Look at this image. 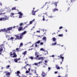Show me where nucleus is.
<instances>
[{
    "instance_id": "4c0bfd02",
    "label": "nucleus",
    "mask_w": 77,
    "mask_h": 77,
    "mask_svg": "<svg viewBox=\"0 0 77 77\" xmlns=\"http://www.w3.org/2000/svg\"><path fill=\"white\" fill-rule=\"evenodd\" d=\"M62 28H63V27H62V26H60L59 28V29H62Z\"/></svg>"
},
{
    "instance_id": "39448f33",
    "label": "nucleus",
    "mask_w": 77,
    "mask_h": 77,
    "mask_svg": "<svg viewBox=\"0 0 77 77\" xmlns=\"http://www.w3.org/2000/svg\"><path fill=\"white\" fill-rule=\"evenodd\" d=\"M3 48H4V45L3 44H2L0 46V54L2 53V51H3Z\"/></svg>"
},
{
    "instance_id": "a19ab883",
    "label": "nucleus",
    "mask_w": 77,
    "mask_h": 77,
    "mask_svg": "<svg viewBox=\"0 0 77 77\" xmlns=\"http://www.w3.org/2000/svg\"><path fill=\"white\" fill-rule=\"evenodd\" d=\"M29 58H30V59H32H32H33V57H29Z\"/></svg>"
},
{
    "instance_id": "3c124183",
    "label": "nucleus",
    "mask_w": 77,
    "mask_h": 77,
    "mask_svg": "<svg viewBox=\"0 0 77 77\" xmlns=\"http://www.w3.org/2000/svg\"><path fill=\"white\" fill-rule=\"evenodd\" d=\"M45 15H47V16H48V15H47V13H45Z\"/></svg>"
},
{
    "instance_id": "5fc2aeb1",
    "label": "nucleus",
    "mask_w": 77,
    "mask_h": 77,
    "mask_svg": "<svg viewBox=\"0 0 77 77\" xmlns=\"http://www.w3.org/2000/svg\"><path fill=\"white\" fill-rule=\"evenodd\" d=\"M32 15H35V13H33Z\"/></svg>"
},
{
    "instance_id": "72a5a7b5",
    "label": "nucleus",
    "mask_w": 77,
    "mask_h": 77,
    "mask_svg": "<svg viewBox=\"0 0 77 77\" xmlns=\"http://www.w3.org/2000/svg\"><path fill=\"white\" fill-rule=\"evenodd\" d=\"M43 17L42 19L43 21H45V17H44V16H43Z\"/></svg>"
},
{
    "instance_id": "bb28decb",
    "label": "nucleus",
    "mask_w": 77,
    "mask_h": 77,
    "mask_svg": "<svg viewBox=\"0 0 77 77\" xmlns=\"http://www.w3.org/2000/svg\"><path fill=\"white\" fill-rule=\"evenodd\" d=\"M58 3V2H56L55 3H53V4H55L54 5L55 6H57V4Z\"/></svg>"
},
{
    "instance_id": "0e129e2a",
    "label": "nucleus",
    "mask_w": 77,
    "mask_h": 77,
    "mask_svg": "<svg viewBox=\"0 0 77 77\" xmlns=\"http://www.w3.org/2000/svg\"><path fill=\"white\" fill-rule=\"evenodd\" d=\"M0 5H1V6H2V4L1 3H0Z\"/></svg>"
},
{
    "instance_id": "20e7f679",
    "label": "nucleus",
    "mask_w": 77,
    "mask_h": 77,
    "mask_svg": "<svg viewBox=\"0 0 77 77\" xmlns=\"http://www.w3.org/2000/svg\"><path fill=\"white\" fill-rule=\"evenodd\" d=\"M23 25V23H21L19 25L17 26V28L18 29L19 31H21L22 30V27L21 26Z\"/></svg>"
},
{
    "instance_id": "49530a36",
    "label": "nucleus",
    "mask_w": 77,
    "mask_h": 77,
    "mask_svg": "<svg viewBox=\"0 0 77 77\" xmlns=\"http://www.w3.org/2000/svg\"><path fill=\"white\" fill-rule=\"evenodd\" d=\"M38 17H41V14H38Z\"/></svg>"
},
{
    "instance_id": "9d476101",
    "label": "nucleus",
    "mask_w": 77,
    "mask_h": 77,
    "mask_svg": "<svg viewBox=\"0 0 77 77\" xmlns=\"http://www.w3.org/2000/svg\"><path fill=\"white\" fill-rule=\"evenodd\" d=\"M41 74L42 77H44L45 75H46V74L44 71L42 72V73Z\"/></svg>"
},
{
    "instance_id": "dca6fc26",
    "label": "nucleus",
    "mask_w": 77,
    "mask_h": 77,
    "mask_svg": "<svg viewBox=\"0 0 77 77\" xmlns=\"http://www.w3.org/2000/svg\"><path fill=\"white\" fill-rule=\"evenodd\" d=\"M14 15H15V14L14 13H11V14H10V16L11 17H13V16Z\"/></svg>"
},
{
    "instance_id": "ddd939ff",
    "label": "nucleus",
    "mask_w": 77,
    "mask_h": 77,
    "mask_svg": "<svg viewBox=\"0 0 77 77\" xmlns=\"http://www.w3.org/2000/svg\"><path fill=\"white\" fill-rule=\"evenodd\" d=\"M42 40L45 42L47 41V38L45 37H44L42 38Z\"/></svg>"
},
{
    "instance_id": "a211bd4d",
    "label": "nucleus",
    "mask_w": 77,
    "mask_h": 77,
    "mask_svg": "<svg viewBox=\"0 0 77 77\" xmlns=\"http://www.w3.org/2000/svg\"><path fill=\"white\" fill-rule=\"evenodd\" d=\"M38 10L37 11H34L33 10H32V14H33V13H34V14H35V13H36V12H37V11H38Z\"/></svg>"
},
{
    "instance_id": "6e6552de",
    "label": "nucleus",
    "mask_w": 77,
    "mask_h": 77,
    "mask_svg": "<svg viewBox=\"0 0 77 77\" xmlns=\"http://www.w3.org/2000/svg\"><path fill=\"white\" fill-rule=\"evenodd\" d=\"M18 14L20 15L19 18H22V16H23V13H21V12H19Z\"/></svg>"
},
{
    "instance_id": "e2e57ef3",
    "label": "nucleus",
    "mask_w": 77,
    "mask_h": 77,
    "mask_svg": "<svg viewBox=\"0 0 77 77\" xmlns=\"http://www.w3.org/2000/svg\"><path fill=\"white\" fill-rule=\"evenodd\" d=\"M22 77H26V76H25V75H24Z\"/></svg>"
},
{
    "instance_id": "f257e3e1",
    "label": "nucleus",
    "mask_w": 77,
    "mask_h": 77,
    "mask_svg": "<svg viewBox=\"0 0 77 77\" xmlns=\"http://www.w3.org/2000/svg\"><path fill=\"white\" fill-rule=\"evenodd\" d=\"M26 33H27V32L24 31L22 33L20 34H20L16 35V37L17 39H22V38L23 37V35H24Z\"/></svg>"
},
{
    "instance_id": "13d9d810",
    "label": "nucleus",
    "mask_w": 77,
    "mask_h": 77,
    "mask_svg": "<svg viewBox=\"0 0 77 77\" xmlns=\"http://www.w3.org/2000/svg\"><path fill=\"white\" fill-rule=\"evenodd\" d=\"M37 46H38V45H36V44L35 45V47H37Z\"/></svg>"
},
{
    "instance_id": "473e14b6",
    "label": "nucleus",
    "mask_w": 77,
    "mask_h": 77,
    "mask_svg": "<svg viewBox=\"0 0 77 77\" xmlns=\"http://www.w3.org/2000/svg\"><path fill=\"white\" fill-rule=\"evenodd\" d=\"M57 44L56 42H55V43H53L52 45L53 46V45H56Z\"/></svg>"
},
{
    "instance_id": "774afa93",
    "label": "nucleus",
    "mask_w": 77,
    "mask_h": 77,
    "mask_svg": "<svg viewBox=\"0 0 77 77\" xmlns=\"http://www.w3.org/2000/svg\"><path fill=\"white\" fill-rule=\"evenodd\" d=\"M63 46H64V45H61V47H63Z\"/></svg>"
},
{
    "instance_id": "1a4fd4ad",
    "label": "nucleus",
    "mask_w": 77,
    "mask_h": 77,
    "mask_svg": "<svg viewBox=\"0 0 77 77\" xmlns=\"http://www.w3.org/2000/svg\"><path fill=\"white\" fill-rule=\"evenodd\" d=\"M63 55V54H62L61 55H60V59H62V62L60 64H62V62L63 61V59H64V57H62V56Z\"/></svg>"
},
{
    "instance_id": "7ed1b4c3",
    "label": "nucleus",
    "mask_w": 77,
    "mask_h": 77,
    "mask_svg": "<svg viewBox=\"0 0 77 77\" xmlns=\"http://www.w3.org/2000/svg\"><path fill=\"white\" fill-rule=\"evenodd\" d=\"M10 54L11 57H17V55H16V54L15 52H11Z\"/></svg>"
},
{
    "instance_id": "393cba45",
    "label": "nucleus",
    "mask_w": 77,
    "mask_h": 77,
    "mask_svg": "<svg viewBox=\"0 0 77 77\" xmlns=\"http://www.w3.org/2000/svg\"><path fill=\"white\" fill-rule=\"evenodd\" d=\"M38 65V63H35L34 64H32V65Z\"/></svg>"
},
{
    "instance_id": "e433bc0d",
    "label": "nucleus",
    "mask_w": 77,
    "mask_h": 77,
    "mask_svg": "<svg viewBox=\"0 0 77 77\" xmlns=\"http://www.w3.org/2000/svg\"><path fill=\"white\" fill-rule=\"evenodd\" d=\"M40 45H43V42H41L40 43Z\"/></svg>"
},
{
    "instance_id": "f704fd0d",
    "label": "nucleus",
    "mask_w": 77,
    "mask_h": 77,
    "mask_svg": "<svg viewBox=\"0 0 77 77\" xmlns=\"http://www.w3.org/2000/svg\"><path fill=\"white\" fill-rule=\"evenodd\" d=\"M42 31H43V32H46V30L42 29Z\"/></svg>"
},
{
    "instance_id": "ea45409f",
    "label": "nucleus",
    "mask_w": 77,
    "mask_h": 77,
    "mask_svg": "<svg viewBox=\"0 0 77 77\" xmlns=\"http://www.w3.org/2000/svg\"><path fill=\"white\" fill-rule=\"evenodd\" d=\"M55 56L54 55H52L51 56H50V57H54Z\"/></svg>"
},
{
    "instance_id": "09e8293b",
    "label": "nucleus",
    "mask_w": 77,
    "mask_h": 77,
    "mask_svg": "<svg viewBox=\"0 0 77 77\" xmlns=\"http://www.w3.org/2000/svg\"><path fill=\"white\" fill-rule=\"evenodd\" d=\"M29 71H26V73H29Z\"/></svg>"
},
{
    "instance_id": "c9c22d12",
    "label": "nucleus",
    "mask_w": 77,
    "mask_h": 77,
    "mask_svg": "<svg viewBox=\"0 0 77 77\" xmlns=\"http://www.w3.org/2000/svg\"><path fill=\"white\" fill-rule=\"evenodd\" d=\"M42 63V61H41L39 62H38V63H38V64H40V63Z\"/></svg>"
},
{
    "instance_id": "aec40b11",
    "label": "nucleus",
    "mask_w": 77,
    "mask_h": 77,
    "mask_svg": "<svg viewBox=\"0 0 77 77\" xmlns=\"http://www.w3.org/2000/svg\"><path fill=\"white\" fill-rule=\"evenodd\" d=\"M6 75H8V76L7 75V76L8 77H9V75H10V73H9V72L7 73V74H6Z\"/></svg>"
},
{
    "instance_id": "37998d69",
    "label": "nucleus",
    "mask_w": 77,
    "mask_h": 77,
    "mask_svg": "<svg viewBox=\"0 0 77 77\" xmlns=\"http://www.w3.org/2000/svg\"><path fill=\"white\" fill-rule=\"evenodd\" d=\"M45 63H47V62H48V61L47 60H45Z\"/></svg>"
},
{
    "instance_id": "f8f14e48",
    "label": "nucleus",
    "mask_w": 77,
    "mask_h": 77,
    "mask_svg": "<svg viewBox=\"0 0 77 77\" xmlns=\"http://www.w3.org/2000/svg\"><path fill=\"white\" fill-rule=\"evenodd\" d=\"M40 50L41 51H45V52H47V54H48V51H45L44 49V48H41L40 49Z\"/></svg>"
},
{
    "instance_id": "c85d7f7f",
    "label": "nucleus",
    "mask_w": 77,
    "mask_h": 77,
    "mask_svg": "<svg viewBox=\"0 0 77 77\" xmlns=\"http://www.w3.org/2000/svg\"><path fill=\"white\" fill-rule=\"evenodd\" d=\"M6 38H8V39H9V38H9V36L8 35H6Z\"/></svg>"
},
{
    "instance_id": "4be33fe9",
    "label": "nucleus",
    "mask_w": 77,
    "mask_h": 77,
    "mask_svg": "<svg viewBox=\"0 0 77 77\" xmlns=\"http://www.w3.org/2000/svg\"><path fill=\"white\" fill-rule=\"evenodd\" d=\"M20 72L19 71H17V76H19V74H20Z\"/></svg>"
},
{
    "instance_id": "2f4dec72",
    "label": "nucleus",
    "mask_w": 77,
    "mask_h": 77,
    "mask_svg": "<svg viewBox=\"0 0 77 77\" xmlns=\"http://www.w3.org/2000/svg\"><path fill=\"white\" fill-rule=\"evenodd\" d=\"M41 41L39 40L36 43V44H39V43Z\"/></svg>"
},
{
    "instance_id": "6ab92c4d",
    "label": "nucleus",
    "mask_w": 77,
    "mask_h": 77,
    "mask_svg": "<svg viewBox=\"0 0 77 77\" xmlns=\"http://www.w3.org/2000/svg\"><path fill=\"white\" fill-rule=\"evenodd\" d=\"M53 12H55V11H58V9L57 8H55V9H53Z\"/></svg>"
},
{
    "instance_id": "680f3d73",
    "label": "nucleus",
    "mask_w": 77,
    "mask_h": 77,
    "mask_svg": "<svg viewBox=\"0 0 77 77\" xmlns=\"http://www.w3.org/2000/svg\"><path fill=\"white\" fill-rule=\"evenodd\" d=\"M18 48H17L16 49V50H18Z\"/></svg>"
},
{
    "instance_id": "412c9836",
    "label": "nucleus",
    "mask_w": 77,
    "mask_h": 77,
    "mask_svg": "<svg viewBox=\"0 0 77 77\" xmlns=\"http://www.w3.org/2000/svg\"><path fill=\"white\" fill-rule=\"evenodd\" d=\"M26 54L27 51H25L23 53V55H26Z\"/></svg>"
},
{
    "instance_id": "864d4df0",
    "label": "nucleus",
    "mask_w": 77,
    "mask_h": 77,
    "mask_svg": "<svg viewBox=\"0 0 77 77\" xmlns=\"http://www.w3.org/2000/svg\"><path fill=\"white\" fill-rule=\"evenodd\" d=\"M50 69H51V68L49 67L48 68V69H49V70H50Z\"/></svg>"
},
{
    "instance_id": "052dcab7",
    "label": "nucleus",
    "mask_w": 77,
    "mask_h": 77,
    "mask_svg": "<svg viewBox=\"0 0 77 77\" xmlns=\"http://www.w3.org/2000/svg\"><path fill=\"white\" fill-rule=\"evenodd\" d=\"M36 71L35 70V72H34V74H36Z\"/></svg>"
},
{
    "instance_id": "2eb2a0df",
    "label": "nucleus",
    "mask_w": 77,
    "mask_h": 77,
    "mask_svg": "<svg viewBox=\"0 0 77 77\" xmlns=\"http://www.w3.org/2000/svg\"><path fill=\"white\" fill-rule=\"evenodd\" d=\"M36 60H43V57H39L38 59L36 58Z\"/></svg>"
},
{
    "instance_id": "c03bdc74",
    "label": "nucleus",
    "mask_w": 77,
    "mask_h": 77,
    "mask_svg": "<svg viewBox=\"0 0 77 77\" xmlns=\"http://www.w3.org/2000/svg\"><path fill=\"white\" fill-rule=\"evenodd\" d=\"M2 10H0V15H1L2 14Z\"/></svg>"
},
{
    "instance_id": "5701e85b",
    "label": "nucleus",
    "mask_w": 77,
    "mask_h": 77,
    "mask_svg": "<svg viewBox=\"0 0 77 77\" xmlns=\"http://www.w3.org/2000/svg\"><path fill=\"white\" fill-rule=\"evenodd\" d=\"M23 44L22 43H21L20 44V45L19 46V47H22V46H23Z\"/></svg>"
},
{
    "instance_id": "79ce46f5",
    "label": "nucleus",
    "mask_w": 77,
    "mask_h": 77,
    "mask_svg": "<svg viewBox=\"0 0 77 77\" xmlns=\"http://www.w3.org/2000/svg\"><path fill=\"white\" fill-rule=\"evenodd\" d=\"M27 65H29V66H30L31 65L30 64H27L26 66H27Z\"/></svg>"
},
{
    "instance_id": "423d86ee",
    "label": "nucleus",
    "mask_w": 77,
    "mask_h": 77,
    "mask_svg": "<svg viewBox=\"0 0 77 77\" xmlns=\"http://www.w3.org/2000/svg\"><path fill=\"white\" fill-rule=\"evenodd\" d=\"M6 20H8V18L7 17L0 18V21H5Z\"/></svg>"
},
{
    "instance_id": "58836bf2",
    "label": "nucleus",
    "mask_w": 77,
    "mask_h": 77,
    "mask_svg": "<svg viewBox=\"0 0 77 77\" xmlns=\"http://www.w3.org/2000/svg\"><path fill=\"white\" fill-rule=\"evenodd\" d=\"M29 75H32V73H29Z\"/></svg>"
},
{
    "instance_id": "4468645a",
    "label": "nucleus",
    "mask_w": 77,
    "mask_h": 77,
    "mask_svg": "<svg viewBox=\"0 0 77 77\" xmlns=\"http://www.w3.org/2000/svg\"><path fill=\"white\" fill-rule=\"evenodd\" d=\"M14 37H11V38H9L8 39V41L9 40H11L12 41H14Z\"/></svg>"
},
{
    "instance_id": "7c9ffc66",
    "label": "nucleus",
    "mask_w": 77,
    "mask_h": 77,
    "mask_svg": "<svg viewBox=\"0 0 77 77\" xmlns=\"http://www.w3.org/2000/svg\"><path fill=\"white\" fill-rule=\"evenodd\" d=\"M16 8H15V7H13V8H12V10H15Z\"/></svg>"
},
{
    "instance_id": "8fccbe9b",
    "label": "nucleus",
    "mask_w": 77,
    "mask_h": 77,
    "mask_svg": "<svg viewBox=\"0 0 77 77\" xmlns=\"http://www.w3.org/2000/svg\"><path fill=\"white\" fill-rule=\"evenodd\" d=\"M36 32L37 33H39V32H40V31H37Z\"/></svg>"
},
{
    "instance_id": "338daca9",
    "label": "nucleus",
    "mask_w": 77,
    "mask_h": 77,
    "mask_svg": "<svg viewBox=\"0 0 77 77\" xmlns=\"http://www.w3.org/2000/svg\"><path fill=\"white\" fill-rule=\"evenodd\" d=\"M29 71V72L30 71V68H29L28 69Z\"/></svg>"
},
{
    "instance_id": "c756f323",
    "label": "nucleus",
    "mask_w": 77,
    "mask_h": 77,
    "mask_svg": "<svg viewBox=\"0 0 77 77\" xmlns=\"http://www.w3.org/2000/svg\"><path fill=\"white\" fill-rule=\"evenodd\" d=\"M52 39H53V41H56V38H53Z\"/></svg>"
},
{
    "instance_id": "cd10ccee",
    "label": "nucleus",
    "mask_w": 77,
    "mask_h": 77,
    "mask_svg": "<svg viewBox=\"0 0 77 77\" xmlns=\"http://www.w3.org/2000/svg\"><path fill=\"white\" fill-rule=\"evenodd\" d=\"M58 36H60V37H62L63 36V34H59L58 35Z\"/></svg>"
},
{
    "instance_id": "9b49d317",
    "label": "nucleus",
    "mask_w": 77,
    "mask_h": 77,
    "mask_svg": "<svg viewBox=\"0 0 77 77\" xmlns=\"http://www.w3.org/2000/svg\"><path fill=\"white\" fill-rule=\"evenodd\" d=\"M35 56H36V57H39V53H36V52L35 53Z\"/></svg>"
},
{
    "instance_id": "0eeeda50",
    "label": "nucleus",
    "mask_w": 77,
    "mask_h": 77,
    "mask_svg": "<svg viewBox=\"0 0 77 77\" xmlns=\"http://www.w3.org/2000/svg\"><path fill=\"white\" fill-rule=\"evenodd\" d=\"M34 21H35V19H33V20L30 21L29 22V24H28L26 25V26H25V28H24V29H25V28H26V27H28V26H29L30 24H31Z\"/></svg>"
},
{
    "instance_id": "6e6d98bb",
    "label": "nucleus",
    "mask_w": 77,
    "mask_h": 77,
    "mask_svg": "<svg viewBox=\"0 0 77 77\" xmlns=\"http://www.w3.org/2000/svg\"><path fill=\"white\" fill-rule=\"evenodd\" d=\"M68 77V75L66 74L65 76V77Z\"/></svg>"
},
{
    "instance_id": "603ef678",
    "label": "nucleus",
    "mask_w": 77,
    "mask_h": 77,
    "mask_svg": "<svg viewBox=\"0 0 77 77\" xmlns=\"http://www.w3.org/2000/svg\"><path fill=\"white\" fill-rule=\"evenodd\" d=\"M11 10H9L8 11V12H11Z\"/></svg>"
},
{
    "instance_id": "f03ea898",
    "label": "nucleus",
    "mask_w": 77,
    "mask_h": 77,
    "mask_svg": "<svg viewBox=\"0 0 77 77\" xmlns=\"http://www.w3.org/2000/svg\"><path fill=\"white\" fill-rule=\"evenodd\" d=\"M12 29V27H10L9 28H8L7 29H5V28L1 29V31L2 32H5L6 33H9L10 32V30H11Z\"/></svg>"
},
{
    "instance_id": "b1692460",
    "label": "nucleus",
    "mask_w": 77,
    "mask_h": 77,
    "mask_svg": "<svg viewBox=\"0 0 77 77\" xmlns=\"http://www.w3.org/2000/svg\"><path fill=\"white\" fill-rule=\"evenodd\" d=\"M10 65H8V66H6V68L7 69H8V68H9V67H10Z\"/></svg>"
},
{
    "instance_id": "69168bd1",
    "label": "nucleus",
    "mask_w": 77,
    "mask_h": 77,
    "mask_svg": "<svg viewBox=\"0 0 77 77\" xmlns=\"http://www.w3.org/2000/svg\"><path fill=\"white\" fill-rule=\"evenodd\" d=\"M65 31L66 32H67V30L66 29L65 30Z\"/></svg>"
},
{
    "instance_id": "f3484780",
    "label": "nucleus",
    "mask_w": 77,
    "mask_h": 77,
    "mask_svg": "<svg viewBox=\"0 0 77 77\" xmlns=\"http://www.w3.org/2000/svg\"><path fill=\"white\" fill-rule=\"evenodd\" d=\"M56 68L57 69H60V67H59V66H58V65H56Z\"/></svg>"
},
{
    "instance_id": "4d7b16f0",
    "label": "nucleus",
    "mask_w": 77,
    "mask_h": 77,
    "mask_svg": "<svg viewBox=\"0 0 77 77\" xmlns=\"http://www.w3.org/2000/svg\"><path fill=\"white\" fill-rule=\"evenodd\" d=\"M54 73L55 74H57V72H55Z\"/></svg>"
},
{
    "instance_id": "a18cd8bd",
    "label": "nucleus",
    "mask_w": 77,
    "mask_h": 77,
    "mask_svg": "<svg viewBox=\"0 0 77 77\" xmlns=\"http://www.w3.org/2000/svg\"><path fill=\"white\" fill-rule=\"evenodd\" d=\"M31 42H29L28 43H27V44H26V45H27V44H31Z\"/></svg>"
},
{
    "instance_id": "de8ad7c7",
    "label": "nucleus",
    "mask_w": 77,
    "mask_h": 77,
    "mask_svg": "<svg viewBox=\"0 0 77 77\" xmlns=\"http://www.w3.org/2000/svg\"><path fill=\"white\" fill-rule=\"evenodd\" d=\"M48 17L49 18H50V17L51 18H53V16H51V17L50 16H48Z\"/></svg>"
},
{
    "instance_id": "a878e982",
    "label": "nucleus",
    "mask_w": 77,
    "mask_h": 77,
    "mask_svg": "<svg viewBox=\"0 0 77 77\" xmlns=\"http://www.w3.org/2000/svg\"><path fill=\"white\" fill-rule=\"evenodd\" d=\"M14 60L16 63H17L18 62V60L17 59H14Z\"/></svg>"
},
{
    "instance_id": "bf43d9fd",
    "label": "nucleus",
    "mask_w": 77,
    "mask_h": 77,
    "mask_svg": "<svg viewBox=\"0 0 77 77\" xmlns=\"http://www.w3.org/2000/svg\"><path fill=\"white\" fill-rule=\"evenodd\" d=\"M32 48H31V49H29V51L30 50H32Z\"/></svg>"
}]
</instances>
